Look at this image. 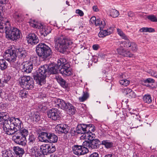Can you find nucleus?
Wrapping results in <instances>:
<instances>
[{"instance_id": "46", "label": "nucleus", "mask_w": 157, "mask_h": 157, "mask_svg": "<svg viewBox=\"0 0 157 157\" xmlns=\"http://www.w3.org/2000/svg\"><path fill=\"white\" fill-rule=\"evenodd\" d=\"M141 32H153L155 31L154 29L151 28L143 27L140 30Z\"/></svg>"}, {"instance_id": "57", "label": "nucleus", "mask_w": 157, "mask_h": 157, "mask_svg": "<svg viewBox=\"0 0 157 157\" xmlns=\"http://www.w3.org/2000/svg\"><path fill=\"white\" fill-rule=\"evenodd\" d=\"M127 97L130 98H135L136 97V94L132 90L131 91L129 94L127 95Z\"/></svg>"}, {"instance_id": "41", "label": "nucleus", "mask_w": 157, "mask_h": 157, "mask_svg": "<svg viewBox=\"0 0 157 157\" xmlns=\"http://www.w3.org/2000/svg\"><path fill=\"white\" fill-rule=\"evenodd\" d=\"M3 157H11L13 155L12 151L10 150H5L2 151Z\"/></svg>"}, {"instance_id": "51", "label": "nucleus", "mask_w": 157, "mask_h": 157, "mask_svg": "<svg viewBox=\"0 0 157 157\" xmlns=\"http://www.w3.org/2000/svg\"><path fill=\"white\" fill-rule=\"evenodd\" d=\"M19 96L22 98H25L26 97L27 94L24 89L21 90L18 92Z\"/></svg>"}, {"instance_id": "44", "label": "nucleus", "mask_w": 157, "mask_h": 157, "mask_svg": "<svg viewBox=\"0 0 157 157\" xmlns=\"http://www.w3.org/2000/svg\"><path fill=\"white\" fill-rule=\"evenodd\" d=\"M89 97V93L87 92L83 91L82 96L79 98V100L80 102H83L86 100Z\"/></svg>"}, {"instance_id": "23", "label": "nucleus", "mask_w": 157, "mask_h": 157, "mask_svg": "<svg viewBox=\"0 0 157 157\" xmlns=\"http://www.w3.org/2000/svg\"><path fill=\"white\" fill-rule=\"evenodd\" d=\"M48 72H50L51 74H56L59 72V68L56 64L52 63L48 66Z\"/></svg>"}, {"instance_id": "33", "label": "nucleus", "mask_w": 157, "mask_h": 157, "mask_svg": "<svg viewBox=\"0 0 157 157\" xmlns=\"http://www.w3.org/2000/svg\"><path fill=\"white\" fill-rule=\"evenodd\" d=\"M99 140L98 139H95L90 141V148L94 149L98 148L99 147Z\"/></svg>"}, {"instance_id": "55", "label": "nucleus", "mask_w": 157, "mask_h": 157, "mask_svg": "<svg viewBox=\"0 0 157 157\" xmlns=\"http://www.w3.org/2000/svg\"><path fill=\"white\" fill-rule=\"evenodd\" d=\"M29 142L33 143L35 141V138L34 135L32 134H30L29 139Z\"/></svg>"}, {"instance_id": "58", "label": "nucleus", "mask_w": 157, "mask_h": 157, "mask_svg": "<svg viewBox=\"0 0 157 157\" xmlns=\"http://www.w3.org/2000/svg\"><path fill=\"white\" fill-rule=\"evenodd\" d=\"M75 13H76L78 14L81 17L83 16L84 14L83 12L79 9L76 10L75 11Z\"/></svg>"}, {"instance_id": "1", "label": "nucleus", "mask_w": 157, "mask_h": 157, "mask_svg": "<svg viewBox=\"0 0 157 157\" xmlns=\"http://www.w3.org/2000/svg\"><path fill=\"white\" fill-rule=\"evenodd\" d=\"M54 43L55 49L59 52L64 53L71 48L73 42L70 39L61 35L55 37Z\"/></svg>"}, {"instance_id": "25", "label": "nucleus", "mask_w": 157, "mask_h": 157, "mask_svg": "<svg viewBox=\"0 0 157 157\" xmlns=\"http://www.w3.org/2000/svg\"><path fill=\"white\" fill-rule=\"evenodd\" d=\"M10 25L9 22L7 21H5L0 19V32H4L6 29V27H10Z\"/></svg>"}, {"instance_id": "54", "label": "nucleus", "mask_w": 157, "mask_h": 157, "mask_svg": "<svg viewBox=\"0 0 157 157\" xmlns=\"http://www.w3.org/2000/svg\"><path fill=\"white\" fill-rule=\"evenodd\" d=\"M132 90L130 88H125L123 89L122 90V91L124 94L127 95V96L129 94V93H130Z\"/></svg>"}, {"instance_id": "6", "label": "nucleus", "mask_w": 157, "mask_h": 157, "mask_svg": "<svg viewBox=\"0 0 157 157\" xmlns=\"http://www.w3.org/2000/svg\"><path fill=\"white\" fill-rule=\"evenodd\" d=\"M20 84L21 87L26 89H31L33 87L32 78L29 76H24L21 78Z\"/></svg>"}, {"instance_id": "39", "label": "nucleus", "mask_w": 157, "mask_h": 157, "mask_svg": "<svg viewBox=\"0 0 157 157\" xmlns=\"http://www.w3.org/2000/svg\"><path fill=\"white\" fill-rule=\"evenodd\" d=\"M48 144H44L41 146L40 147L42 155L44 156L45 155H47L48 153Z\"/></svg>"}, {"instance_id": "50", "label": "nucleus", "mask_w": 157, "mask_h": 157, "mask_svg": "<svg viewBox=\"0 0 157 157\" xmlns=\"http://www.w3.org/2000/svg\"><path fill=\"white\" fill-rule=\"evenodd\" d=\"M48 154L53 153L56 150V148L55 146L53 145V144L50 145L48 144Z\"/></svg>"}, {"instance_id": "36", "label": "nucleus", "mask_w": 157, "mask_h": 157, "mask_svg": "<svg viewBox=\"0 0 157 157\" xmlns=\"http://www.w3.org/2000/svg\"><path fill=\"white\" fill-rule=\"evenodd\" d=\"M101 145H104L105 147L107 149L112 147L113 146V143L109 140H103L101 141Z\"/></svg>"}, {"instance_id": "59", "label": "nucleus", "mask_w": 157, "mask_h": 157, "mask_svg": "<svg viewBox=\"0 0 157 157\" xmlns=\"http://www.w3.org/2000/svg\"><path fill=\"white\" fill-rule=\"evenodd\" d=\"M96 17L94 16L92 17L90 19V22L92 24L95 23L96 20Z\"/></svg>"}, {"instance_id": "63", "label": "nucleus", "mask_w": 157, "mask_h": 157, "mask_svg": "<svg viewBox=\"0 0 157 157\" xmlns=\"http://www.w3.org/2000/svg\"><path fill=\"white\" fill-rule=\"evenodd\" d=\"M99 46L98 44H94L93 46V48L94 50H97L99 48Z\"/></svg>"}, {"instance_id": "22", "label": "nucleus", "mask_w": 157, "mask_h": 157, "mask_svg": "<svg viewBox=\"0 0 157 157\" xmlns=\"http://www.w3.org/2000/svg\"><path fill=\"white\" fill-rule=\"evenodd\" d=\"M137 116L135 115L134 116H131L129 118V119L127 120V123L129 124H131L132 123V125L133 124H135L136 123H137L138 124L136 126H135L132 127V128H137L138 127V125L140 124V120L139 119H137L136 117Z\"/></svg>"}, {"instance_id": "19", "label": "nucleus", "mask_w": 157, "mask_h": 157, "mask_svg": "<svg viewBox=\"0 0 157 157\" xmlns=\"http://www.w3.org/2000/svg\"><path fill=\"white\" fill-rule=\"evenodd\" d=\"M23 67L22 68V71L29 73L31 72L33 68V63L31 61H27L24 62L22 64Z\"/></svg>"}, {"instance_id": "32", "label": "nucleus", "mask_w": 157, "mask_h": 157, "mask_svg": "<svg viewBox=\"0 0 157 157\" xmlns=\"http://www.w3.org/2000/svg\"><path fill=\"white\" fill-rule=\"evenodd\" d=\"M10 119L8 113L6 112L0 113V124H2L3 121H5L9 120Z\"/></svg>"}, {"instance_id": "37", "label": "nucleus", "mask_w": 157, "mask_h": 157, "mask_svg": "<svg viewBox=\"0 0 157 157\" xmlns=\"http://www.w3.org/2000/svg\"><path fill=\"white\" fill-rule=\"evenodd\" d=\"M48 140L50 143H55L58 140V137L57 136L53 133H49Z\"/></svg>"}, {"instance_id": "2", "label": "nucleus", "mask_w": 157, "mask_h": 157, "mask_svg": "<svg viewBox=\"0 0 157 157\" xmlns=\"http://www.w3.org/2000/svg\"><path fill=\"white\" fill-rule=\"evenodd\" d=\"M48 66L47 65L41 66L39 68L37 73L34 75V79L39 85H42L45 83V78L48 72Z\"/></svg>"}, {"instance_id": "14", "label": "nucleus", "mask_w": 157, "mask_h": 157, "mask_svg": "<svg viewBox=\"0 0 157 157\" xmlns=\"http://www.w3.org/2000/svg\"><path fill=\"white\" fill-rule=\"evenodd\" d=\"M69 130V128L68 126L65 124H59L55 127L56 132L60 134L62 133L66 134L67 133Z\"/></svg>"}, {"instance_id": "27", "label": "nucleus", "mask_w": 157, "mask_h": 157, "mask_svg": "<svg viewBox=\"0 0 157 157\" xmlns=\"http://www.w3.org/2000/svg\"><path fill=\"white\" fill-rule=\"evenodd\" d=\"M107 14L113 17H117L119 15V12L116 10L111 9L106 11Z\"/></svg>"}, {"instance_id": "24", "label": "nucleus", "mask_w": 157, "mask_h": 157, "mask_svg": "<svg viewBox=\"0 0 157 157\" xmlns=\"http://www.w3.org/2000/svg\"><path fill=\"white\" fill-rule=\"evenodd\" d=\"M76 132L78 134H86L87 133L86 125L80 124L78 125L77 127Z\"/></svg>"}, {"instance_id": "15", "label": "nucleus", "mask_w": 157, "mask_h": 157, "mask_svg": "<svg viewBox=\"0 0 157 157\" xmlns=\"http://www.w3.org/2000/svg\"><path fill=\"white\" fill-rule=\"evenodd\" d=\"M11 118L13 129L15 133L21 129L22 121L19 118L12 117Z\"/></svg>"}, {"instance_id": "64", "label": "nucleus", "mask_w": 157, "mask_h": 157, "mask_svg": "<svg viewBox=\"0 0 157 157\" xmlns=\"http://www.w3.org/2000/svg\"><path fill=\"white\" fill-rule=\"evenodd\" d=\"M127 74L126 73H123L122 75L121 76L120 78L122 79H126L127 77H126Z\"/></svg>"}, {"instance_id": "45", "label": "nucleus", "mask_w": 157, "mask_h": 157, "mask_svg": "<svg viewBox=\"0 0 157 157\" xmlns=\"http://www.w3.org/2000/svg\"><path fill=\"white\" fill-rule=\"evenodd\" d=\"M143 100L145 103H150L152 101V99L150 95L147 94L144 96Z\"/></svg>"}, {"instance_id": "10", "label": "nucleus", "mask_w": 157, "mask_h": 157, "mask_svg": "<svg viewBox=\"0 0 157 157\" xmlns=\"http://www.w3.org/2000/svg\"><path fill=\"white\" fill-rule=\"evenodd\" d=\"M29 23L30 26L34 28L40 29H42V32L44 33L48 34L50 32V31H46L45 28H43L44 26L42 25L34 19H31Z\"/></svg>"}, {"instance_id": "53", "label": "nucleus", "mask_w": 157, "mask_h": 157, "mask_svg": "<svg viewBox=\"0 0 157 157\" xmlns=\"http://www.w3.org/2000/svg\"><path fill=\"white\" fill-rule=\"evenodd\" d=\"M82 147H85L87 148L88 147L89 148H90V143L89 141H85L83 142L82 144Z\"/></svg>"}, {"instance_id": "20", "label": "nucleus", "mask_w": 157, "mask_h": 157, "mask_svg": "<svg viewBox=\"0 0 157 157\" xmlns=\"http://www.w3.org/2000/svg\"><path fill=\"white\" fill-rule=\"evenodd\" d=\"M31 155L35 157H45L41 154V152L38 147L36 146L32 147L30 150Z\"/></svg>"}, {"instance_id": "29", "label": "nucleus", "mask_w": 157, "mask_h": 157, "mask_svg": "<svg viewBox=\"0 0 157 157\" xmlns=\"http://www.w3.org/2000/svg\"><path fill=\"white\" fill-rule=\"evenodd\" d=\"M56 78L58 83L63 88H65L67 86V84L66 81L61 77L59 76H56Z\"/></svg>"}, {"instance_id": "8", "label": "nucleus", "mask_w": 157, "mask_h": 157, "mask_svg": "<svg viewBox=\"0 0 157 157\" xmlns=\"http://www.w3.org/2000/svg\"><path fill=\"white\" fill-rule=\"evenodd\" d=\"M120 45L121 47L126 48H130L131 50L134 52H136L138 50V46L135 43L131 42L129 39L125 41L120 42Z\"/></svg>"}, {"instance_id": "61", "label": "nucleus", "mask_w": 157, "mask_h": 157, "mask_svg": "<svg viewBox=\"0 0 157 157\" xmlns=\"http://www.w3.org/2000/svg\"><path fill=\"white\" fill-rule=\"evenodd\" d=\"M14 16L17 20H19L21 17V15L20 14H16Z\"/></svg>"}, {"instance_id": "42", "label": "nucleus", "mask_w": 157, "mask_h": 157, "mask_svg": "<svg viewBox=\"0 0 157 157\" xmlns=\"http://www.w3.org/2000/svg\"><path fill=\"white\" fill-rule=\"evenodd\" d=\"M17 133H20L21 135L23 136V137L26 138L29 134L28 130L26 128L21 129L16 132Z\"/></svg>"}, {"instance_id": "17", "label": "nucleus", "mask_w": 157, "mask_h": 157, "mask_svg": "<svg viewBox=\"0 0 157 157\" xmlns=\"http://www.w3.org/2000/svg\"><path fill=\"white\" fill-rule=\"evenodd\" d=\"M27 40L28 44L32 45L35 44L39 42L38 37L34 33L29 34L27 37Z\"/></svg>"}, {"instance_id": "3", "label": "nucleus", "mask_w": 157, "mask_h": 157, "mask_svg": "<svg viewBox=\"0 0 157 157\" xmlns=\"http://www.w3.org/2000/svg\"><path fill=\"white\" fill-rule=\"evenodd\" d=\"M36 52L38 56L43 60L50 56L52 53L50 47L43 43H40L36 46Z\"/></svg>"}, {"instance_id": "52", "label": "nucleus", "mask_w": 157, "mask_h": 157, "mask_svg": "<svg viewBox=\"0 0 157 157\" xmlns=\"http://www.w3.org/2000/svg\"><path fill=\"white\" fill-rule=\"evenodd\" d=\"M147 17L151 21L157 22V18L154 15H148Z\"/></svg>"}, {"instance_id": "9", "label": "nucleus", "mask_w": 157, "mask_h": 157, "mask_svg": "<svg viewBox=\"0 0 157 157\" xmlns=\"http://www.w3.org/2000/svg\"><path fill=\"white\" fill-rule=\"evenodd\" d=\"M74 153L77 155H84L87 153L89 151L88 148L82 147L81 145H76L73 147Z\"/></svg>"}, {"instance_id": "62", "label": "nucleus", "mask_w": 157, "mask_h": 157, "mask_svg": "<svg viewBox=\"0 0 157 157\" xmlns=\"http://www.w3.org/2000/svg\"><path fill=\"white\" fill-rule=\"evenodd\" d=\"M151 75L157 78V72L155 71H152L151 72Z\"/></svg>"}, {"instance_id": "31", "label": "nucleus", "mask_w": 157, "mask_h": 157, "mask_svg": "<svg viewBox=\"0 0 157 157\" xmlns=\"http://www.w3.org/2000/svg\"><path fill=\"white\" fill-rule=\"evenodd\" d=\"M16 52L17 53L18 57L21 59L25 58L27 54L26 51L21 48L16 50Z\"/></svg>"}, {"instance_id": "30", "label": "nucleus", "mask_w": 157, "mask_h": 157, "mask_svg": "<svg viewBox=\"0 0 157 157\" xmlns=\"http://www.w3.org/2000/svg\"><path fill=\"white\" fill-rule=\"evenodd\" d=\"M49 133L47 132H42L40 133L39 137L40 141L41 142H46L48 139Z\"/></svg>"}, {"instance_id": "26", "label": "nucleus", "mask_w": 157, "mask_h": 157, "mask_svg": "<svg viewBox=\"0 0 157 157\" xmlns=\"http://www.w3.org/2000/svg\"><path fill=\"white\" fill-rule=\"evenodd\" d=\"M13 151L16 157H21L24 153V149L19 147H14Z\"/></svg>"}, {"instance_id": "43", "label": "nucleus", "mask_w": 157, "mask_h": 157, "mask_svg": "<svg viewBox=\"0 0 157 157\" xmlns=\"http://www.w3.org/2000/svg\"><path fill=\"white\" fill-rule=\"evenodd\" d=\"M8 64L6 60L3 59H0V69L2 70L6 69L7 67Z\"/></svg>"}, {"instance_id": "28", "label": "nucleus", "mask_w": 157, "mask_h": 157, "mask_svg": "<svg viewBox=\"0 0 157 157\" xmlns=\"http://www.w3.org/2000/svg\"><path fill=\"white\" fill-rule=\"evenodd\" d=\"M29 115L30 118L36 122H38L40 119L39 113L36 112H32Z\"/></svg>"}, {"instance_id": "38", "label": "nucleus", "mask_w": 157, "mask_h": 157, "mask_svg": "<svg viewBox=\"0 0 157 157\" xmlns=\"http://www.w3.org/2000/svg\"><path fill=\"white\" fill-rule=\"evenodd\" d=\"M66 59L64 58H61L58 60L57 65L60 69L62 66L66 64H68Z\"/></svg>"}, {"instance_id": "7", "label": "nucleus", "mask_w": 157, "mask_h": 157, "mask_svg": "<svg viewBox=\"0 0 157 157\" xmlns=\"http://www.w3.org/2000/svg\"><path fill=\"white\" fill-rule=\"evenodd\" d=\"M11 118L9 120L4 121L2 122L3 129L6 133L9 135H12L15 133V131L13 129Z\"/></svg>"}, {"instance_id": "35", "label": "nucleus", "mask_w": 157, "mask_h": 157, "mask_svg": "<svg viewBox=\"0 0 157 157\" xmlns=\"http://www.w3.org/2000/svg\"><path fill=\"white\" fill-rule=\"evenodd\" d=\"M82 137L83 138L88 139L90 141L94 140V134H93L91 132H87L86 134H83L81 137Z\"/></svg>"}, {"instance_id": "5", "label": "nucleus", "mask_w": 157, "mask_h": 157, "mask_svg": "<svg viewBox=\"0 0 157 157\" xmlns=\"http://www.w3.org/2000/svg\"><path fill=\"white\" fill-rule=\"evenodd\" d=\"M3 57L10 63L15 62L17 57L16 50L14 47H10L6 50L3 54Z\"/></svg>"}, {"instance_id": "16", "label": "nucleus", "mask_w": 157, "mask_h": 157, "mask_svg": "<svg viewBox=\"0 0 157 157\" xmlns=\"http://www.w3.org/2000/svg\"><path fill=\"white\" fill-rule=\"evenodd\" d=\"M54 104L56 107L61 108L64 110H67V105L69 103H66L63 100L60 99H56L55 100Z\"/></svg>"}, {"instance_id": "12", "label": "nucleus", "mask_w": 157, "mask_h": 157, "mask_svg": "<svg viewBox=\"0 0 157 157\" xmlns=\"http://www.w3.org/2000/svg\"><path fill=\"white\" fill-rule=\"evenodd\" d=\"M13 136L14 142L15 143L22 146H25L26 144V138L21 135L20 133L16 132Z\"/></svg>"}, {"instance_id": "34", "label": "nucleus", "mask_w": 157, "mask_h": 157, "mask_svg": "<svg viewBox=\"0 0 157 157\" xmlns=\"http://www.w3.org/2000/svg\"><path fill=\"white\" fill-rule=\"evenodd\" d=\"M67 105L68 109L67 112L69 114L73 115L75 114L76 112V109L75 107L71 104L69 103Z\"/></svg>"}, {"instance_id": "11", "label": "nucleus", "mask_w": 157, "mask_h": 157, "mask_svg": "<svg viewBox=\"0 0 157 157\" xmlns=\"http://www.w3.org/2000/svg\"><path fill=\"white\" fill-rule=\"evenodd\" d=\"M60 73L64 76H70L72 75L71 68L69 63L66 64L59 69Z\"/></svg>"}, {"instance_id": "56", "label": "nucleus", "mask_w": 157, "mask_h": 157, "mask_svg": "<svg viewBox=\"0 0 157 157\" xmlns=\"http://www.w3.org/2000/svg\"><path fill=\"white\" fill-rule=\"evenodd\" d=\"M155 82V80L151 78H148L144 80V83H152Z\"/></svg>"}, {"instance_id": "4", "label": "nucleus", "mask_w": 157, "mask_h": 157, "mask_svg": "<svg viewBox=\"0 0 157 157\" xmlns=\"http://www.w3.org/2000/svg\"><path fill=\"white\" fill-rule=\"evenodd\" d=\"M7 29L6 30V37L10 40H16L20 37L21 32L16 28H11V26L6 27Z\"/></svg>"}, {"instance_id": "13", "label": "nucleus", "mask_w": 157, "mask_h": 157, "mask_svg": "<svg viewBox=\"0 0 157 157\" xmlns=\"http://www.w3.org/2000/svg\"><path fill=\"white\" fill-rule=\"evenodd\" d=\"M47 114L49 118L54 121L58 120L59 118V111L56 108H52L49 110Z\"/></svg>"}, {"instance_id": "47", "label": "nucleus", "mask_w": 157, "mask_h": 157, "mask_svg": "<svg viewBox=\"0 0 157 157\" xmlns=\"http://www.w3.org/2000/svg\"><path fill=\"white\" fill-rule=\"evenodd\" d=\"M117 31L118 34L121 36L122 38L125 40L124 41L126 40L127 39H128L125 35L123 33L122 31L120 29L118 28L117 29Z\"/></svg>"}, {"instance_id": "60", "label": "nucleus", "mask_w": 157, "mask_h": 157, "mask_svg": "<svg viewBox=\"0 0 157 157\" xmlns=\"http://www.w3.org/2000/svg\"><path fill=\"white\" fill-rule=\"evenodd\" d=\"M90 157H99V155L97 152H94L90 155Z\"/></svg>"}, {"instance_id": "21", "label": "nucleus", "mask_w": 157, "mask_h": 157, "mask_svg": "<svg viewBox=\"0 0 157 157\" xmlns=\"http://www.w3.org/2000/svg\"><path fill=\"white\" fill-rule=\"evenodd\" d=\"M100 29L101 31L98 34V36L100 37H103L111 34L113 32V28L112 27H109L107 30H101V29Z\"/></svg>"}, {"instance_id": "18", "label": "nucleus", "mask_w": 157, "mask_h": 157, "mask_svg": "<svg viewBox=\"0 0 157 157\" xmlns=\"http://www.w3.org/2000/svg\"><path fill=\"white\" fill-rule=\"evenodd\" d=\"M120 48L117 49V51L119 54L124 57H134L133 54L131 53L130 51L126 50L123 48L120 45Z\"/></svg>"}, {"instance_id": "48", "label": "nucleus", "mask_w": 157, "mask_h": 157, "mask_svg": "<svg viewBox=\"0 0 157 157\" xmlns=\"http://www.w3.org/2000/svg\"><path fill=\"white\" fill-rule=\"evenodd\" d=\"M87 132H94L95 130V127L94 125L92 124L86 125Z\"/></svg>"}, {"instance_id": "40", "label": "nucleus", "mask_w": 157, "mask_h": 157, "mask_svg": "<svg viewBox=\"0 0 157 157\" xmlns=\"http://www.w3.org/2000/svg\"><path fill=\"white\" fill-rule=\"evenodd\" d=\"M95 24L96 26H99L100 29H103L105 25V22L104 20L102 21L99 19H97Z\"/></svg>"}, {"instance_id": "49", "label": "nucleus", "mask_w": 157, "mask_h": 157, "mask_svg": "<svg viewBox=\"0 0 157 157\" xmlns=\"http://www.w3.org/2000/svg\"><path fill=\"white\" fill-rule=\"evenodd\" d=\"M119 82L121 85L124 86H127L130 83L129 81L127 80L126 79H121L119 81Z\"/></svg>"}]
</instances>
